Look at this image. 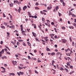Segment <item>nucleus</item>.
I'll return each mask as SVG.
<instances>
[{
	"label": "nucleus",
	"mask_w": 76,
	"mask_h": 76,
	"mask_svg": "<svg viewBox=\"0 0 76 76\" xmlns=\"http://www.w3.org/2000/svg\"><path fill=\"white\" fill-rule=\"evenodd\" d=\"M67 42V40L64 39H62V42L63 43H66Z\"/></svg>",
	"instance_id": "nucleus-1"
},
{
	"label": "nucleus",
	"mask_w": 76,
	"mask_h": 76,
	"mask_svg": "<svg viewBox=\"0 0 76 76\" xmlns=\"http://www.w3.org/2000/svg\"><path fill=\"white\" fill-rule=\"evenodd\" d=\"M12 62L13 65H15V64L17 63V61H14L13 60L12 61Z\"/></svg>",
	"instance_id": "nucleus-2"
},
{
	"label": "nucleus",
	"mask_w": 76,
	"mask_h": 76,
	"mask_svg": "<svg viewBox=\"0 0 76 76\" xmlns=\"http://www.w3.org/2000/svg\"><path fill=\"white\" fill-rule=\"evenodd\" d=\"M14 3H16L17 4H20L19 2V1H14Z\"/></svg>",
	"instance_id": "nucleus-3"
},
{
	"label": "nucleus",
	"mask_w": 76,
	"mask_h": 76,
	"mask_svg": "<svg viewBox=\"0 0 76 76\" xmlns=\"http://www.w3.org/2000/svg\"><path fill=\"white\" fill-rule=\"evenodd\" d=\"M1 68H2V69H3V70H4V71H3L2 72V73H5V72H6V70L5 68H4L3 67H1Z\"/></svg>",
	"instance_id": "nucleus-4"
},
{
	"label": "nucleus",
	"mask_w": 76,
	"mask_h": 76,
	"mask_svg": "<svg viewBox=\"0 0 76 76\" xmlns=\"http://www.w3.org/2000/svg\"><path fill=\"white\" fill-rule=\"evenodd\" d=\"M27 8V7L26 6H24L23 8V10L24 11H25Z\"/></svg>",
	"instance_id": "nucleus-5"
},
{
	"label": "nucleus",
	"mask_w": 76,
	"mask_h": 76,
	"mask_svg": "<svg viewBox=\"0 0 76 76\" xmlns=\"http://www.w3.org/2000/svg\"><path fill=\"white\" fill-rule=\"evenodd\" d=\"M32 34L34 37H36V35H37L36 33H34V32H32Z\"/></svg>",
	"instance_id": "nucleus-6"
},
{
	"label": "nucleus",
	"mask_w": 76,
	"mask_h": 76,
	"mask_svg": "<svg viewBox=\"0 0 76 76\" xmlns=\"http://www.w3.org/2000/svg\"><path fill=\"white\" fill-rule=\"evenodd\" d=\"M20 10H21V7H19V9L18 10V12L19 13H20Z\"/></svg>",
	"instance_id": "nucleus-7"
},
{
	"label": "nucleus",
	"mask_w": 76,
	"mask_h": 76,
	"mask_svg": "<svg viewBox=\"0 0 76 76\" xmlns=\"http://www.w3.org/2000/svg\"><path fill=\"white\" fill-rule=\"evenodd\" d=\"M0 52H1V53L3 54L4 53V49H2V50Z\"/></svg>",
	"instance_id": "nucleus-8"
},
{
	"label": "nucleus",
	"mask_w": 76,
	"mask_h": 76,
	"mask_svg": "<svg viewBox=\"0 0 76 76\" xmlns=\"http://www.w3.org/2000/svg\"><path fill=\"white\" fill-rule=\"evenodd\" d=\"M10 6L11 7H13V4H10Z\"/></svg>",
	"instance_id": "nucleus-9"
},
{
	"label": "nucleus",
	"mask_w": 76,
	"mask_h": 76,
	"mask_svg": "<svg viewBox=\"0 0 76 76\" xmlns=\"http://www.w3.org/2000/svg\"><path fill=\"white\" fill-rule=\"evenodd\" d=\"M36 58H31V60H36Z\"/></svg>",
	"instance_id": "nucleus-10"
},
{
	"label": "nucleus",
	"mask_w": 76,
	"mask_h": 76,
	"mask_svg": "<svg viewBox=\"0 0 76 76\" xmlns=\"http://www.w3.org/2000/svg\"><path fill=\"white\" fill-rule=\"evenodd\" d=\"M5 47L6 48H7V49H8V50L9 51H10V50L9 49V47H8L6 46H5Z\"/></svg>",
	"instance_id": "nucleus-11"
},
{
	"label": "nucleus",
	"mask_w": 76,
	"mask_h": 76,
	"mask_svg": "<svg viewBox=\"0 0 76 76\" xmlns=\"http://www.w3.org/2000/svg\"><path fill=\"white\" fill-rule=\"evenodd\" d=\"M55 54H56V53L54 52L52 53H51V55H52V56H54V55H55Z\"/></svg>",
	"instance_id": "nucleus-12"
},
{
	"label": "nucleus",
	"mask_w": 76,
	"mask_h": 76,
	"mask_svg": "<svg viewBox=\"0 0 76 76\" xmlns=\"http://www.w3.org/2000/svg\"><path fill=\"white\" fill-rule=\"evenodd\" d=\"M27 43H28V45H29V46H31V43H30V42H27Z\"/></svg>",
	"instance_id": "nucleus-13"
},
{
	"label": "nucleus",
	"mask_w": 76,
	"mask_h": 76,
	"mask_svg": "<svg viewBox=\"0 0 76 76\" xmlns=\"http://www.w3.org/2000/svg\"><path fill=\"white\" fill-rule=\"evenodd\" d=\"M60 70L62 71V70H64V69L62 67H61V68L60 69Z\"/></svg>",
	"instance_id": "nucleus-14"
},
{
	"label": "nucleus",
	"mask_w": 76,
	"mask_h": 76,
	"mask_svg": "<svg viewBox=\"0 0 76 76\" xmlns=\"http://www.w3.org/2000/svg\"><path fill=\"white\" fill-rule=\"evenodd\" d=\"M19 73L21 75H23V72H20Z\"/></svg>",
	"instance_id": "nucleus-15"
},
{
	"label": "nucleus",
	"mask_w": 76,
	"mask_h": 76,
	"mask_svg": "<svg viewBox=\"0 0 76 76\" xmlns=\"http://www.w3.org/2000/svg\"><path fill=\"white\" fill-rule=\"evenodd\" d=\"M1 28H2V29H5V27H4V26H1Z\"/></svg>",
	"instance_id": "nucleus-16"
},
{
	"label": "nucleus",
	"mask_w": 76,
	"mask_h": 76,
	"mask_svg": "<svg viewBox=\"0 0 76 76\" xmlns=\"http://www.w3.org/2000/svg\"><path fill=\"white\" fill-rule=\"evenodd\" d=\"M72 46H74L75 45V43L74 42H72Z\"/></svg>",
	"instance_id": "nucleus-17"
},
{
	"label": "nucleus",
	"mask_w": 76,
	"mask_h": 76,
	"mask_svg": "<svg viewBox=\"0 0 76 76\" xmlns=\"http://www.w3.org/2000/svg\"><path fill=\"white\" fill-rule=\"evenodd\" d=\"M59 54H60V53H59V52H57L56 54V56H58V55H59Z\"/></svg>",
	"instance_id": "nucleus-18"
},
{
	"label": "nucleus",
	"mask_w": 76,
	"mask_h": 76,
	"mask_svg": "<svg viewBox=\"0 0 76 76\" xmlns=\"http://www.w3.org/2000/svg\"><path fill=\"white\" fill-rule=\"evenodd\" d=\"M35 9L36 10H39V8H38V7H35Z\"/></svg>",
	"instance_id": "nucleus-19"
},
{
	"label": "nucleus",
	"mask_w": 76,
	"mask_h": 76,
	"mask_svg": "<svg viewBox=\"0 0 76 76\" xmlns=\"http://www.w3.org/2000/svg\"><path fill=\"white\" fill-rule=\"evenodd\" d=\"M64 70H66V72H67V73H68V69H67L66 68H65L64 69Z\"/></svg>",
	"instance_id": "nucleus-20"
},
{
	"label": "nucleus",
	"mask_w": 76,
	"mask_h": 76,
	"mask_svg": "<svg viewBox=\"0 0 76 76\" xmlns=\"http://www.w3.org/2000/svg\"><path fill=\"white\" fill-rule=\"evenodd\" d=\"M28 58L29 60H31V57L29 56H28Z\"/></svg>",
	"instance_id": "nucleus-21"
},
{
	"label": "nucleus",
	"mask_w": 76,
	"mask_h": 76,
	"mask_svg": "<svg viewBox=\"0 0 76 76\" xmlns=\"http://www.w3.org/2000/svg\"><path fill=\"white\" fill-rule=\"evenodd\" d=\"M19 42H23V40L22 39H19L18 40Z\"/></svg>",
	"instance_id": "nucleus-22"
},
{
	"label": "nucleus",
	"mask_w": 76,
	"mask_h": 76,
	"mask_svg": "<svg viewBox=\"0 0 76 76\" xmlns=\"http://www.w3.org/2000/svg\"><path fill=\"white\" fill-rule=\"evenodd\" d=\"M71 13H72L70 11H69V16H70V15H72Z\"/></svg>",
	"instance_id": "nucleus-23"
},
{
	"label": "nucleus",
	"mask_w": 76,
	"mask_h": 76,
	"mask_svg": "<svg viewBox=\"0 0 76 76\" xmlns=\"http://www.w3.org/2000/svg\"><path fill=\"white\" fill-rule=\"evenodd\" d=\"M73 25V26H75V27H76V23H74Z\"/></svg>",
	"instance_id": "nucleus-24"
},
{
	"label": "nucleus",
	"mask_w": 76,
	"mask_h": 76,
	"mask_svg": "<svg viewBox=\"0 0 76 76\" xmlns=\"http://www.w3.org/2000/svg\"><path fill=\"white\" fill-rule=\"evenodd\" d=\"M4 23L5 25L7 26V23L4 22Z\"/></svg>",
	"instance_id": "nucleus-25"
},
{
	"label": "nucleus",
	"mask_w": 76,
	"mask_h": 76,
	"mask_svg": "<svg viewBox=\"0 0 76 76\" xmlns=\"http://www.w3.org/2000/svg\"><path fill=\"white\" fill-rule=\"evenodd\" d=\"M58 14H59V16L60 17L61 16V14L60 13V12H58Z\"/></svg>",
	"instance_id": "nucleus-26"
},
{
	"label": "nucleus",
	"mask_w": 76,
	"mask_h": 76,
	"mask_svg": "<svg viewBox=\"0 0 76 76\" xmlns=\"http://www.w3.org/2000/svg\"><path fill=\"white\" fill-rule=\"evenodd\" d=\"M23 45H24V46H26V44H25V42H23Z\"/></svg>",
	"instance_id": "nucleus-27"
},
{
	"label": "nucleus",
	"mask_w": 76,
	"mask_h": 76,
	"mask_svg": "<svg viewBox=\"0 0 76 76\" xmlns=\"http://www.w3.org/2000/svg\"><path fill=\"white\" fill-rule=\"evenodd\" d=\"M71 15H72V17H76V15L74 14H72Z\"/></svg>",
	"instance_id": "nucleus-28"
},
{
	"label": "nucleus",
	"mask_w": 76,
	"mask_h": 76,
	"mask_svg": "<svg viewBox=\"0 0 76 76\" xmlns=\"http://www.w3.org/2000/svg\"><path fill=\"white\" fill-rule=\"evenodd\" d=\"M29 74H30V75H31V74L32 73V71H31V70H29Z\"/></svg>",
	"instance_id": "nucleus-29"
},
{
	"label": "nucleus",
	"mask_w": 76,
	"mask_h": 76,
	"mask_svg": "<svg viewBox=\"0 0 76 76\" xmlns=\"http://www.w3.org/2000/svg\"><path fill=\"white\" fill-rule=\"evenodd\" d=\"M28 15H29L30 16H31V12H28Z\"/></svg>",
	"instance_id": "nucleus-30"
},
{
	"label": "nucleus",
	"mask_w": 76,
	"mask_h": 76,
	"mask_svg": "<svg viewBox=\"0 0 76 76\" xmlns=\"http://www.w3.org/2000/svg\"><path fill=\"white\" fill-rule=\"evenodd\" d=\"M46 50L48 51H50V49H49V48H48L46 49Z\"/></svg>",
	"instance_id": "nucleus-31"
},
{
	"label": "nucleus",
	"mask_w": 76,
	"mask_h": 76,
	"mask_svg": "<svg viewBox=\"0 0 76 76\" xmlns=\"http://www.w3.org/2000/svg\"><path fill=\"white\" fill-rule=\"evenodd\" d=\"M74 73V72L73 71H72L71 72H70L69 73V74L71 75L72 74V73Z\"/></svg>",
	"instance_id": "nucleus-32"
},
{
	"label": "nucleus",
	"mask_w": 76,
	"mask_h": 76,
	"mask_svg": "<svg viewBox=\"0 0 76 76\" xmlns=\"http://www.w3.org/2000/svg\"><path fill=\"white\" fill-rule=\"evenodd\" d=\"M42 21H44L45 20V19L44 18H42Z\"/></svg>",
	"instance_id": "nucleus-33"
},
{
	"label": "nucleus",
	"mask_w": 76,
	"mask_h": 76,
	"mask_svg": "<svg viewBox=\"0 0 76 76\" xmlns=\"http://www.w3.org/2000/svg\"><path fill=\"white\" fill-rule=\"evenodd\" d=\"M17 74L19 76H20V73H19V72H17Z\"/></svg>",
	"instance_id": "nucleus-34"
},
{
	"label": "nucleus",
	"mask_w": 76,
	"mask_h": 76,
	"mask_svg": "<svg viewBox=\"0 0 76 76\" xmlns=\"http://www.w3.org/2000/svg\"><path fill=\"white\" fill-rule=\"evenodd\" d=\"M34 72H35V73H37V74H38V72L37 71L35 70Z\"/></svg>",
	"instance_id": "nucleus-35"
},
{
	"label": "nucleus",
	"mask_w": 76,
	"mask_h": 76,
	"mask_svg": "<svg viewBox=\"0 0 76 76\" xmlns=\"http://www.w3.org/2000/svg\"><path fill=\"white\" fill-rule=\"evenodd\" d=\"M61 28L62 29H66V27H61Z\"/></svg>",
	"instance_id": "nucleus-36"
},
{
	"label": "nucleus",
	"mask_w": 76,
	"mask_h": 76,
	"mask_svg": "<svg viewBox=\"0 0 76 76\" xmlns=\"http://www.w3.org/2000/svg\"><path fill=\"white\" fill-rule=\"evenodd\" d=\"M60 1L61 3H63V2H64V0H60Z\"/></svg>",
	"instance_id": "nucleus-37"
},
{
	"label": "nucleus",
	"mask_w": 76,
	"mask_h": 76,
	"mask_svg": "<svg viewBox=\"0 0 76 76\" xmlns=\"http://www.w3.org/2000/svg\"><path fill=\"white\" fill-rule=\"evenodd\" d=\"M34 28L35 29H36L37 28V27H36V24H34Z\"/></svg>",
	"instance_id": "nucleus-38"
},
{
	"label": "nucleus",
	"mask_w": 76,
	"mask_h": 76,
	"mask_svg": "<svg viewBox=\"0 0 76 76\" xmlns=\"http://www.w3.org/2000/svg\"><path fill=\"white\" fill-rule=\"evenodd\" d=\"M67 66H70V64H69V62H67Z\"/></svg>",
	"instance_id": "nucleus-39"
},
{
	"label": "nucleus",
	"mask_w": 76,
	"mask_h": 76,
	"mask_svg": "<svg viewBox=\"0 0 76 76\" xmlns=\"http://www.w3.org/2000/svg\"><path fill=\"white\" fill-rule=\"evenodd\" d=\"M11 27L13 29H15V26L13 25L12 26H11Z\"/></svg>",
	"instance_id": "nucleus-40"
},
{
	"label": "nucleus",
	"mask_w": 76,
	"mask_h": 76,
	"mask_svg": "<svg viewBox=\"0 0 76 76\" xmlns=\"http://www.w3.org/2000/svg\"><path fill=\"white\" fill-rule=\"evenodd\" d=\"M3 16L4 18H5V17H6V15H5V14L4 13H3Z\"/></svg>",
	"instance_id": "nucleus-41"
},
{
	"label": "nucleus",
	"mask_w": 76,
	"mask_h": 76,
	"mask_svg": "<svg viewBox=\"0 0 76 76\" xmlns=\"http://www.w3.org/2000/svg\"><path fill=\"white\" fill-rule=\"evenodd\" d=\"M29 54H31V56H34V55H33V54L32 53H29Z\"/></svg>",
	"instance_id": "nucleus-42"
},
{
	"label": "nucleus",
	"mask_w": 76,
	"mask_h": 76,
	"mask_svg": "<svg viewBox=\"0 0 76 76\" xmlns=\"http://www.w3.org/2000/svg\"><path fill=\"white\" fill-rule=\"evenodd\" d=\"M60 20L61 21V22H62L63 21V20H62V19L61 18H60Z\"/></svg>",
	"instance_id": "nucleus-43"
},
{
	"label": "nucleus",
	"mask_w": 76,
	"mask_h": 76,
	"mask_svg": "<svg viewBox=\"0 0 76 76\" xmlns=\"http://www.w3.org/2000/svg\"><path fill=\"white\" fill-rule=\"evenodd\" d=\"M22 34H23V35H25V36H26V35L25 33H22Z\"/></svg>",
	"instance_id": "nucleus-44"
},
{
	"label": "nucleus",
	"mask_w": 76,
	"mask_h": 76,
	"mask_svg": "<svg viewBox=\"0 0 76 76\" xmlns=\"http://www.w3.org/2000/svg\"><path fill=\"white\" fill-rule=\"evenodd\" d=\"M19 69H20V70H21V69H23V68H22V67H20V66H19Z\"/></svg>",
	"instance_id": "nucleus-45"
},
{
	"label": "nucleus",
	"mask_w": 76,
	"mask_h": 76,
	"mask_svg": "<svg viewBox=\"0 0 76 76\" xmlns=\"http://www.w3.org/2000/svg\"><path fill=\"white\" fill-rule=\"evenodd\" d=\"M34 18L35 19H36V18H38L37 17V16H36V15H35L34 16Z\"/></svg>",
	"instance_id": "nucleus-46"
},
{
	"label": "nucleus",
	"mask_w": 76,
	"mask_h": 76,
	"mask_svg": "<svg viewBox=\"0 0 76 76\" xmlns=\"http://www.w3.org/2000/svg\"><path fill=\"white\" fill-rule=\"evenodd\" d=\"M40 13L41 14H42V15H43V14H44V12H42V11H40Z\"/></svg>",
	"instance_id": "nucleus-47"
},
{
	"label": "nucleus",
	"mask_w": 76,
	"mask_h": 76,
	"mask_svg": "<svg viewBox=\"0 0 76 76\" xmlns=\"http://www.w3.org/2000/svg\"><path fill=\"white\" fill-rule=\"evenodd\" d=\"M15 57H16V58L18 57H19V56H18V55H16H16H15Z\"/></svg>",
	"instance_id": "nucleus-48"
},
{
	"label": "nucleus",
	"mask_w": 76,
	"mask_h": 76,
	"mask_svg": "<svg viewBox=\"0 0 76 76\" xmlns=\"http://www.w3.org/2000/svg\"><path fill=\"white\" fill-rule=\"evenodd\" d=\"M51 70H53L54 72H56V70H54L53 69H51Z\"/></svg>",
	"instance_id": "nucleus-49"
},
{
	"label": "nucleus",
	"mask_w": 76,
	"mask_h": 76,
	"mask_svg": "<svg viewBox=\"0 0 76 76\" xmlns=\"http://www.w3.org/2000/svg\"><path fill=\"white\" fill-rule=\"evenodd\" d=\"M35 5L36 6H38V2H36Z\"/></svg>",
	"instance_id": "nucleus-50"
},
{
	"label": "nucleus",
	"mask_w": 76,
	"mask_h": 76,
	"mask_svg": "<svg viewBox=\"0 0 76 76\" xmlns=\"http://www.w3.org/2000/svg\"><path fill=\"white\" fill-rule=\"evenodd\" d=\"M7 54H9V55H10V53H9L8 52H7Z\"/></svg>",
	"instance_id": "nucleus-51"
},
{
	"label": "nucleus",
	"mask_w": 76,
	"mask_h": 76,
	"mask_svg": "<svg viewBox=\"0 0 76 76\" xmlns=\"http://www.w3.org/2000/svg\"><path fill=\"white\" fill-rule=\"evenodd\" d=\"M44 39H47V38H48V37H44Z\"/></svg>",
	"instance_id": "nucleus-52"
},
{
	"label": "nucleus",
	"mask_w": 76,
	"mask_h": 76,
	"mask_svg": "<svg viewBox=\"0 0 76 76\" xmlns=\"http://www.w3.org/2000/svg\"><path fill=\"white\" fill-rule=\"evenodd\" d=\"M52 25H54V23L53 22H52L51 23Z\"/></svg>",
	"instance_id": "nucleus-53"
},
{
	"label": "nucleus",
	"mask_w": 76,
	"mask_h": 76,
	"mask_svg": "<svg viewBox=\"0 0 76 76\" xmlns=\"http://www.w3.org/2000/svg\"><path fill=\"white\" fill-rule=\"evenodd\" d=\"M38 27L40 29V30H41V26H38Z\"/></svg>",
	"instance_id": "nucleus-54"
},
{
	"label": "nucleus",
	"mask_w": 76,
	"mask_h": 76,
	"mask_svg": "<svg viewBox=\"0 0 76 76\" xmlns=\"http://www.w3.org/2000/svg\"><path fill=\"white\" fill-rule=\"evenodd\" d=\"M52 63H55V61H54L53 60L52 61Z\"/></svg>",
	"instance_id": "nucleus-55"
},
{
	"label": "nucleus",
	"mask_w": 76,
	"mask_h": 76,
	"mask_svg": "<svg viewBox=\"0 0 76 76\" xmlns=\"http://www.w3.org/2000/svg\"><path fill=\"white\" fill-rule=\"evenodd\" d=\"M22 34H23V33H25V31H22Z\"/></svg>",
	"instance_id": "nucleus-56"
},
{
	"label": "nucleus",
	"mask_w": 76,
	"mask_h": 76,
	"mask_svg": "<svg viewBox=\"0 0 76 76\" xmlns=\"http://www.w3.org/2000/svg\"><path fill=\"white\" fill-rule=\"evenodd\" d=\"M63 6H65V3L64 2H63Z\"/></svg>",
	"instance_id": "nucleus-57"
},
{
	"label": "nucleus",
	"mask_w": 76,
	"mask_h": 76,
	"mask_svg": "<svg viewBox=\"0 0 76 76\" xmlns=\"http://www.w3.org/2000/svg\"><path fill=\"white\" fill-rule=\"evenodd\" d=\"M70 68H71V69H73V66H70Z\"/></svg>",
	"instance_id": "nucleus-58"
},
{
	"label": "nucleus",
	"mask_w": 76,
	"mask_h": 76,
	"mask_svg": "<svg viewBox=\"0 0 76 76\" xmlns=\"http://www.w3.org/2000/svg\"><path fill=\"white\" fill-rule=\"evenodd\" d=\"M23 27L21 28V31H23Z\"/></svg>",
	"instance_id": "nucleus-59"
},
{
	"label": "nucleus",
	"mask_w": 76,
	"mask_h": 76,
	"mask_svg": "<svg viewBox=\"0 0 76 76\" xmlns=\"http://www.w3.org/2000/svg\"><path fill=\"white\" fill-rule=\"evenodd\" d=\"M45 24L46 26H48V24L46 23H45Z\"/></svg>",
	"instance_id": "nucleus-60"
},
{
	"label": "nucleus",
	"mask_w": 76,
	"mask_h": 76,
	"mask_svg": "<svg viewBox=\"0 0 76 76\" xmlns=\"http://www.w3.org/2000/svg\"><path fill=\"white\" fill-rule=\"evenodd\" d=\"M3 41H1V45H2L3 44Z\"/></svg>",
	"instance_id": "nucleus-61"
},
{
	"label": "nucleus",
	"mask_w": 76,
	"mask_h": 76,
	"mask_svg": "<svg viewBox=\"0 0 76 76\" xmlns=\"http://www.w3.org/2000/svg\"><path fill=\"white\" fill-rule=\"evenodd\" d=\"M68 23L69 24H70V22L69 21H68Z\"/></svg>",
	"instance_id": "nucleus-62"
},
{
	"label": "nucleus",
	"mask_w": 76,
	"mask_h": 76,
	"mask_svg": "<svg viewBox=\"0 0 76 76\" xmlns=\"http://www.w3.org/2000/svg\"><path fill=\"white\" fill-rule=\"evenodd\" d=\"M59 9L58 7V6H56V9Z\"/></svg>",
	"instance_id": "nucleus-63"
},
{
	"label": "nucleus",
	"mask_w": 76,
	"mask_h": 76,
	"mask_svg": "<svg viewBox=\"0 0 76 76\" xmlns=\"http://www.w3.org/2000/svg\"><path fill=\"white\" fill-rule=\"evenodd\" d=\"M74 20H75L74 22H75V23H76V19H75Z\"/></svg>",
	"instance_id": "nucleus-64"
}]
</instances>
